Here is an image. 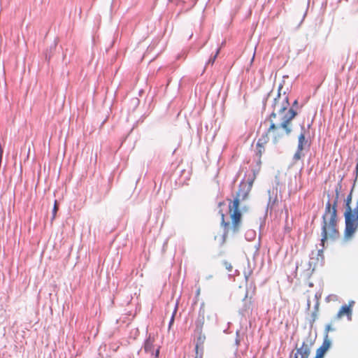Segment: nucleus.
<instances>
[{"mask_svg":"<svg viewBox=\"0 0 358 358\" xmlns=\"http://www.w3.org/2000/svg\"><path fill=\"white\" fill-rule=\"evenodd\" d=\"M317 312L316 311H313L312 313H311V320H310V324H312L313 323L315 322V321L317 319Z\"/></svg>","mask_w":358,"mask_h":358,"instance_id":"nucleus-24","label":"nucleus"},{"mask_svg":"<svg viewBox=\"0 0 358 358\" xmlns=\"http://www.w3.org/2000/svg\"><path fill=\"white\" fill-rule=\"evenodd\" d=\"M331 345L329 336L324 335L322 345L317 350L315 358H323L324 355Z\"/></svg>","mask_w":358,"mask_h":358,"instance_id":"nucleus-11","label":"nucleus"},{"mask_svg":"<svg viewBox=\"0 0 358 358\" xmlns=\"http://www.w3.org/2000/svg\"><path fill=\"white\" fill-rule=\"evenodd\" d=\"M224 265L225 266L226 269L228 270L229 271H231L232 270V266L228 262H224Z\"/></svg>","mask_w":358,"mask_h":358,"instance_id":"nucleus-27","label":"nucleus"},{"mask_svg":"<svg viewBox=\"0 0 358 358\" xmlns=\"http://www.w3.org/2000/svg\"><path fill=\"white\" fill-rule=\"evenodd\" d=\"M338 211L337 209H332L330 206V199L325 204L324 212L322 217L321 222V243L322 249L318 250V253L323 252L325 247V243L330 239L335 241L339 237L338 229Z\"/></svg>","mask_w":358,"mask_h":358,"instance_id":"nucleus-1","label":"nucleus"},{"mask_svg":"<svg viewBox=\"0 0 358 358\" xmlns=\"http://www.w3.org/2000/svg\"><path fill=\"white\" fill-rule=\"evenodd\" d=\"M222 216V225L224 226V227H229V222H226L224 221V215L223 213H221Z\"/></svg>","mask_w":358,"mask_h":358,"instance_id":"nucleus-25","label":"nucleus"},{"mask_svg":"<svg viewBox=\"0 0 358 358\" xmlns=\"http://www.w3.org/2000/svg\"><path fill=\"white\" fill-rule=\"evenodd\" d=\"M268 140V134L266 133L265 134L262 135L261 138H259L257 143V147H261V145H263L267 143Z\"/></svg>","mask_w":358,"mask_h":358,"instance_id":"nucleus-19","label":"nucleus"},{"mask_svg":"<svg viewBox=\"0 0 358 358\" xmlns=\"http://www.w3.org/2000/svg\"><path fill=\"white\" fill-rule=\"evenodd\" d=\"M285 81L283 80L278 86V94L277 96L273 99V103L272 105L273 108L275 110H277V113L279 115L282 114L289 106V97L286 95V92L285 91L283 92V94L285 95L282 100L280 101V95H281V90L283 87V84Z\"/></svg>","mask_w":358,"mask_h":358,"instance_id":"nucleus-3","label":"nucleus"},{"mask_svg":"<svg viewBox=\"0 0 358 358\" xmlns=\"http://www.w3.org/2000/svg\"><path fill=\"white\" fill-rule=\"evenodd\" d=\"M298 143L301 144L303 146H305L306 148L310 147V143H308V141L306 139L305 137V127L304 125L301 126V132L300 135L299 136V140Z\"/></svg>","mask_w":358,"mask_h":358,"instance_id":"nucleus-15","label":"nucleus"},{"mask_svg":"<svg viewBox=\"0 0 358 358\" xmlns=\"http://www.w3.org/2000/svg\"><path fill=\"white\" fill-rule=\"evenodd\" d=\"M352 191L353 188L351 189L350 194L347 196L345 199V213H348V214H354V210H352L351 208V202L352 199Z\"/></svg>","mask_w":358,"mask_h":358,"instance_id":"nucleus-14","label":"nucleus"},{"mask_svg":"<svg viewBox=\"0 0 358 358\" xmlns=\"http://www.w3.org/2000/svg\"><path fill=\"white\" fill-rule=\"evenodd\" d=\"M288 78V76H283V78Z\"/></svg>","mask_w":358,"mask_h":358,"instance_id":"nucleus-38","label":"nucleus"},{"mask_svg":"<svg viewBox=\"0 0 358 358\" xmlns=\"http://www.w3.org/2000/svg\"><path fill=\"white\" fill-rule=\"evenodd\" d=\"M239 330H237L236 332V340H235V343L236 345H240V339H239Z\"/></svg>","mask_w":358,"mask_h":358,"instance_id":"nucleus-28","label":"nucleus"},{"mask_svg":"<svg viewBox=\"0 0 358 358\" xmlns=\"http://www.w3.org/2000/svg\"><path fill=\"white\" fill-rule=\"evenodd\" d=\"M279 182L278 180L277 176L275 177V186H273L272 189L268 190V201L267 203V208H272L273 205L277 201V194H278V187Z\"/></svg>","mask_w":358,"mask_h":358,"instance_id":"nucleus-10","label":"nucleus"},{"mask_svg":"<svg viewBox=\"0 0 358 358\" xmlns=\"http://www.w3.org/2000/svg\"><path fill=\"white\" fill-rule=\"evenodd\" d=\"M341 188V185L340 184L338 185V187L336 188V196L334 199L333 203L330 201V206L332 209L335 208L337 209L338 202L339 199V194H340V189Z\"/></svg>","mask_w":358,"mask_h":358,"instance_id":"nucleus-16","label":"nucleus"},{"mask_svg":"<svg viewBox=\"0 0 358 358\" xmlns=\"http://www.w3.org/2000/svg\"><path fill=\"white\" fill-rule=\"evenodd\" d=\"M298 107V101L296 99L292 107L287 110V112L282 116V122L279 125V127L285 129L286 134L289 135L292 132V128L290 127V122L296 117L297 113L294 108Z\"/></svg>","mask_w":358,"mask_h":358,"instance_id":"nucleus-5","label":"nucleus"},{"mask_svg":"<svg viewBox=\"0 0 358 358\" xmlns=\"http://www.w3.org/2000/svg\"><path fill=\"white\" fill-rule=\"evenodd\" d=\"M155 336L152 334H149L144 342V350L146 353H150L155 358H158L159 355V347L155 350Z\"/></svg>","mask_w":358,"mask_h":358,"instance_id":"nucleus-6","label":"nucleus"},{"mask_svg":"<svg viewBox=\"0 0 358 358\" xmlns=\"http://www.w3.org/2000/svg\"><path fill=\"white\" fill-rule=\"evenodd\" d=\"M199 293H200V289H199L197 290V292H196V294H199Z\"/></svg>","mask_w":358,"mask_h":358,"instance_id":"nucleus-36","label":"nucleus"},{"mask_svg":"<svg viewBox=\"0 0 358 358\" xmlns=\"http://www.w3.org/2000/svg\"><path fill=\"white\" fill-rule=\"evenodd\" d=\"M306 147L301 145V144L298 143L297 150L294 155L293 159L294 161L296 162L302 157L304 155L302 153L303 150H304Z\"/></svg>","mask_w":358,"mask_h":358,"instance_id":"nucleus-17","label":"nucleus"},{"mask_svg":"<svg viewBox=\"0 0 358 358\" xmlns=\"http://www.w3.org/2000/svg\"><path fill=\"white\" fill-rule=\"evenodd\" d=\"M181 57H182V56H181L180 55H178L177 58H178V59H180Z\"/></svg>","mask_w":358,"mask_h":358,"instance_id":"nucleus-37","label":"nucleus"},{"mask_svg":"<svg viewBox=\"0 0 358 358\" xmlns=\"http://www.w3.org/2000/svg\"><path fill=\"white\" fill-rule=\"evenodd\" d=\"M219 52H220V48H218L217 50L215 55L208 59V62L206 63V65L213 64L215 61V59H216V58H217V55H218V54H219Z\"/></svg>","mask_w":358,"mask_h":358,"instance_id":"nucleus-20","label":"nucleus"},{"mask_svg":"<svg viewBox=\"0 0 358 358\" xmlns=\"http://www.w3.org/2000/svg\"><path fill=\"white\" fill-rule=\"evenodd\" d=\"M176 310H177V306H176V308H175V310H174V311H173V315H172V316H171V320H170V322H169V327H171V324L173 323V322H174V317H175V314H176Z\"/></svg>","mask_w":358,"mask_h":358,"instance_id":"nucleus-29","label":"nucleus"},{"mask_svg":"<svg viewBox=\"0 0 358 358\" xmlns=\"http://www.w3.org/2000/svg\"><path fill=\"white\" fill-rule=\"evenodd\" d=\"M299 354H298V348L296 347V352L294 353V358H299Z\"/></svg>","mask_w":358,"mask_h":358,"instance_id":"nucleus-33","label":"nucleus"},{"mask_svg":"<svg viewBox=\"0 0 358 358\" xmlns=\"http://www.w3.org/2000/svg\"><path fill=\"white\" fill-rule=\"evenodd\" d=\"M355 303V301H353V300H350V301H349V303H348V306H349V307H350V308H352V307L354 306Z\"/></svg>","mask_w":358,"mask_h":358,"instance_id":"nucleus-31","label":"nucleus"},{"mask_svg":"<svg viewBox=\"0 0 358 358\" xmlns=\"http://www.w3.org/2000/svg\"><path fill=\"white\" fill-rule=\"evenodd\" d=\"M310 306V299H308L307 301V308L309 310Z\"/></svg>","mask_w":358,"mask_h":358,"instance_id":"nucleus-34","label":"nucleus"},{"mask_svg":"<svg viewBox=\"0 0 358 358\" xmlns=\"http://www.w3.org/2000/svg\"><path fill=\"white\" fill-rule=\"evenodd\" d=\"M251 187L252 182H250L249 185L243 182L241 183L239 189L236 193V196L233 201L232 205L229 206L230 211L232 209L234 210L233 214L231 215V219L232 228L234 233L238 230V222H240L241 217V213L238 208L240 200H244L247 198Z\"/></svg>","mask_w":358,"mask_h":358,"instance_id":"nucleus-2","label":"nucleus"},{"mask_svg":"<svg viewBox=\"0 0 358 358\" xmlns=\"http://www.w3.org/2000/svg\"><path fill=\"white\" fill-rule=\"evenodd\" d=\"M344 216L345 220L344 239L349 240L353 236L358 227V220L357 214L355 212L354 214L350 215L348 213H345Z\"/></svg>","mask_w":358,"mask_h":358,"instance_id":"nucleus-4","label":"nucleus"},{"mask_svg":"<svg viewBox=\"0 0 358 358\" xmlns=\"http://www.w3.org/2000/svg\"><path fill=\"white\" fill-rule=\"evenodd\" d=\"M335 329L331 327V324H329L326 325V327H325L324 335L327 334L329 336V331H333Z\"/></svg>","mask_w":358,"mask_h":358,"instance_id":"nucleus-22","label":"nucleus"},{"mask_svg":"<svg viewBox=\"0 0 358 358\" xmlns=\"http://www.w3.org/2000/svg\"><path fill=\"white\" fill-rule=\"evenodd\" d=\"M320 297H321V295H320V294H317V293H316V294H315V301H319V300H320Z\"/></svg>","mask_w":358,"mask_h":358,"instance_id":"nucleus-32","label":"nucleus"},{"mask_svg":"<svg viewBox=\"0 0 358 358\" xmlns=\"http://www.w3.org/2000/svg\"><path fill=\"white\" fill-rule=\"evenodd\" d=\"M248 298V292L245 294V296L243 299V306L240 309L239 313L242 315V316H245L246 313H248L252 308V303L250 301L247 300Z\"/></svg>","mask_w":358,"mask_h":358,"instance_id":"nucleus-13","label":"nucleus"},{"mask_svg":"<svg viewBox=\"0 0 358 358\" xmlns=\"http://www.w3.org/2000/svg\"><path fill=\"white\" fill-rule=\"evenodd\" d=\"M319 306H320V301H315V304L314 306V311L318 312Z\"/></svg>","mask_w":358,"mask_h":358,"instance_id":"nucleus-30","label":"nucleus"},{"mask_svg":"<svg viewBox=\"0 0 358 358\" xmlns=\"http://www.w3.org/2000/svg\"><path fill=\"white\" fill-rule=\"evenodd\" d=\"M57 210L58 208L57 206V201H55L54 208L52 209V220L55 219Z\"/></svg>","mask_w":358,"mask_h":358,"instance_id":"nucleus-26","label":"nucleus"},{"mask_svg":"<svg viewBox=\"0 0 358 358\" xmlns=\"http://www.w3.org/2000/svg\"><path fill=\"white\" fill-rule=\"evenodd\" d=\"M277 114H278L277 113V110H275L274 108H273V111L271 113L270 117H269L270 120H271V125H270L267 132H270L271 131L277 128L275 124L273 122V121L272 120V118H275L276 117Z\"/></svg>","mask_w":358,"mask_h":358,"instance_id":"nucleus-18","label":"nucleus"},{"mask_svg":"<svg viewBox=\"0 0 358 358\" xmlns=\"http://www.w3.org/2000/svg\"><path fill=\"white\" fill-rule=\"evenodd\" d=\"M212 277H213V275H208V276H207V277H206V279H207V280H209V279L212 278Z\"/></svg>","mask_w":358,"mask_h":358,"instance_id":"nucleus-35","label":"nucleus"},{"mask_svg":"<svg viewBox=\"0 0 358 358\" xmlns=\"http://www.w3.org/2000/svg\"><path fill=\"white\" fill-rule=\"evenodd\" d=\"M57 41H56V40H55V41H54L53 44H52V45L50 46V52H51L54 49H55V48H56V46H57ZM50 57H51L50 53L47 52V53H46V59H47V58L50 59Z\"/></svg>","mask_w":358,"mask_h":358,"instance_id":"nucleus-21","label":"nucleus"},{"mask_svg":"<svg viewBox=\"0 0 358 358\" xmlns=\"http://www.w3.org/2000/svg\"><path fill=\"white\" fill-rule=\"evenodd\" d=\"M197 334L195 345V358H202L203 353V344L206 341V336L203 331L195 332Z\"/></svg>","mask_w":358,"mask_h":358,"instance_id":"nucleus-7","label":"nucleus"},{"mask_svg":"<svg viewBox=\"0 0 358 358\" xmlns=\"http://www.w3.org/2000/svg\"><path fill=\"white\" fill-rule=\"evenodd\" d=\"M313 342L310 338H307L300 348H298V354L300 358H308L311 352V347Z\"/></svg>","mask_w":358,"mask_h":358,"instance_id":"nucleus-8","label":"nucleus"},{"mask_svg":"<svg viewBox=\"0 0 358 358\" xmlns=\"http://www.w3.org/2000/svg\"><path fill=\"white\" fill-rule=\"evenodd\" d=\"M343 315H346L348 320L351 321L352 317V309L350 308L347 305H343L336 315V318L341 319Z\"/></svg>","mask_w":358,"mask_h":358,"instance_id":"nucleus-12","label":"nucleus"},{"mask_svg":"<svg viewBox=\"0 0 358 358\" xmlns=\"http://www.w3.org/2000/svg\"><path fill=\"white\" fill-rule=\"evenodd\" d=\"M204 322H205V310H204V303H203L201 305V307L199 310V315L195 322V332L203 331Z\"/></svg>","mask_w":358,"mask_h":358,"instance_id":"nucleus-9","label":"nucleus"},{"mask_svg":"<svg viewBox=\"0 0 358 358\" xmlns=\"http://www.w3.org/2000/svg\"><path fill=\"white\" fill-rule=\"evenodd\" d=\"M264 152V147L261 145V147H257V155L260 157L262 154Z\"/></svg>","mask_w":358,"mask_h":358,"instance_id":"nucleus-23","label":"nucleus"}]
</instances>
